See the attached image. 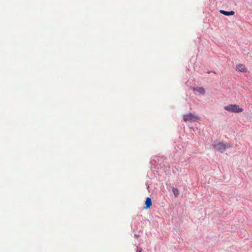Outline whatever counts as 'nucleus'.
Instances as JSON below:
<instances>
[{
  "mask_svg": "<svg viewBox=\"0 0 252 252\" xmlns=\"http://www.w3.org/2000/svg\"><path fill=\"white\" fill-rule=\"evenodd\" d=\"M224 109L228 112L237 113L243 111V108H240L239 105L236 104H229L224 106Z\"/></svg>",
  "mask_w": 252,
  "mask_h": 252,
  "instance_id": "f257e3e1",
  "label": "nucleus"
},
{
  "mask_svg": "<svg viewBox=\"0 0 252 252\" xmlns=\"http://www.w3.org/2000/svg\"><path fill=\"white\" fill-rule=\"evenodd\" d=\"M236 70L241 72H247L248 69L243 64H238L236 66Z\"/></svg>",
  "mask_w": 252,
  "mask_h": 252,
  "instance_id": "20e7f679",
  "label": "nucleus"
},
{
  "mask_svg": "<svg viewBox=\"0 0 252 252\" xmlns=\"http://www.w3.org/2000/svg\"><path fill=\"white\" fill-rule=\"evenodd\" d=\"M220 12L225 16H230L234 14V11L232 10L230 11H226L223 10H220Z\"/></svg>",
  "mask_w": 252,
  "mask_h": 252,
  "instance_id": "423d86ee",
  "label": "nucleus"
},
{
  "mask_svg": "<svg viewBox=\"0 0 252 252\" xmlns=\"http://www.w3.org/2000/svg\"><path fill=\"white\" fill-rule=\"evenodd\" d=\"M213 147L221 152L224 151L226 148L231 147L230 144L226 143L224 144L222 142H218L213 145Z\"/></svg>",
  "mask_w": 252,
  "mask_h": 252,
  "instance_id": "f03ea898",
  "label": "nucleus"
},
{
  "mask_svg": "<svg viewBox=\"0 0 252 252\" xmlns=\"http://www.w3.org/2000/svg\"><path fill=\"white\" fill-rule=\"evenodd\" d=\"M145 204V206L144 207L145 209H148V208L151 207V206L152 205V203L151 199L150 197H147L146 198Z\"/></svg>",
  "mask_w": 252,
  "mask_h": 252,
  "instance_id": "39448f33",
  "label": "nucleus"
},
{
  "mask_svg": "<svg viewBox=\"0 0 252 252\" xmlns=\"http://www.w3.org/2000/svg\"><path fill=\"white\" fill-rule=\"evenodd\" d=\"M193 90L196 91L197 92H198L199 94H204L205 93V89L202 87H198L194 88H193Z\"/></svg>",
  "mask_w": 252,
  "mask_h": 252,
  "instance_id": "0eeeda50",
  "label": "nucleus"
},
{
  "mask_svg": "<svg viewBox=\"0 0 252 252\" xmlns=\"http://www.w3.org/2000/svg\"><path fill=\"white\" fill-rule=\"evenodd\" d=\"M183 119L185 122H192L195 121L198 119V117L197 116L192 114V113H188L183 116Z\"/></svg>",
  "mask_w": 252,
  "mask_h": 252,
  "instance_id": "7ed1b4c3",
  "label": "nucleus"
},
{
  "mask_svg": "<svg viewBox=\"0 0 252 252\" xmlns=\"http://www.w3.org/2000/svg\"><path fill=\"white\" fill-rule=\"evenodd\" d=\"M173 193L175 197H177L179 194V192L178 189L173 188L172 189Z\"/></svg>",
  "mask_w": 252,
  "mask_h": 252,
  "instance_id": "6e6552de",
  "label": "nucleus"
}]
</instances>
